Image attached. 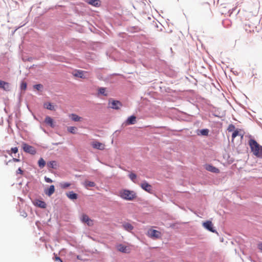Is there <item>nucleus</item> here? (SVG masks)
<instances>
[{
  "mask_svg": "<svg viewBox=\"0 0 262 262\" xmlns=\"http://www.w3.org/2000/svg\"><path fill=\"white\" fill-rule=\"evenodd\" d=\"M249 144L253 154L257 157L262 158V146L254 139H250Z\"/></svg>",
  "mask_w": 262,
  "mask_h": 262,
  "instance_id": "1",
  "label": "nucleus"
},
{
  "mask_svg": "<svg viewBox=\"0 0 262 262\" xmlns=\"http://www.w3.org/2000/svg\"><path fill=\"white\" fill-rule=\"evenodd\" d=\"M119 195L122 199L127 201H133L137 196V193L134 191L125 189L119 191Z\"/></svg>",
  "mask_w": 262,
  "mask_h": 262,
  "instance_id": "2",
  "label": "nucleus"
},
{
  "mask_svg": "<svg viewBox=\"0 0 262 262\" xmlns=\"http://www.w3.org/2000/svg\"><path fill=\"white\" fill-rule=\"evenodd\" d=\"M147 235L152 239H159L161 238L162 234L158 230L150 229L147 232Z\"/></svg>",
  "mask_w": 262,
  "mask_h": 262,
  "instance_id": "3",
  "label": "nucleus"
},
{
  "mask_svg": "<svg viewBox=\"0 0 262 262\" xmlns=\"http://www.w3.org/2000/svg\"><path fill=\"white\" fill-rule=\"evenodd\" d=\"M22 146L24 151L30 154L33 155L36 153V150L33 146L29 145L26 143H23Z\"/></svg>",
  "mask_w": 262,
  "mask_h": 262,
  "instance_id": "4",
  "label": "nucleus"
},
{
  "mask_svg": "<svg viewBox=\"0 0 262 262\" xmlns=\"http://www.w3.org/2000/svg\"><path fill=\"white\" fill-rule=\"evenodd\" d=\"M141 187L145 191L151 193L152 191V187L151 185L149 184L146 181H144L140 184Z\"/></svg>",
  "mask_w": 262,
  "mask_h": 262,
  "instance_id": "5",
  "label": "nucleus"
},
{
  "mask_svg": "<svg viewBox=\"0 0 262 262\" xmlns=\"http://www.w3.org/2000/svg\"><path fill=\"white\" fill-rule=\"evenodd\" d=\"M108 104L111 108L115 110H118L122 105L121 103L117 100H113L111 102L110 101Z\"/></svg>",
  "mask_w": 262,
  "mask_h": 262,
  "instance_id": "6",
  "label": "nucleus"
},
{
  "mask_svg": "<svg viewBox=\"0 0 262 262\" xmlns=\"http://www.w3.org/2000/svg\"><path fill=\"white\" fill-rule=\"evenodd\" d=\"M117 249L119 251L124 253H128L130 251V249L128 247L122 244L117 245Z\"/></svg>",
  "mask_w": 262,
  "mask_h": 262,
  "instance_id": "7",
  "label": "nucleus"
},
{
  "mask_svg": "<svg viewBox=\"0 0 262 262\" xmlns=\"http://www.w3.org/2000/svg\"><path fill=\"white\" fill-rule=\"evenodd\" d=\"M88 72L81 70H76L73 73L74 76L81 78H86Z\"/></svg>",
  "mask_w": 262,
  "mask_h": 262,
  "instance_id": "8",
  "label": "nucleus"
},
{
  "mask_svg": "<svg viewBox=\"0 0 262 262\" xmlns=\"http://www.w3.org/2000/svg\"><path fill=\"white\" fill-rule=\"evenodd\" d=\"M205 168L207 170L213 173H218L220 172V170L218 168L210 164H206Z\"/></svg>",
  "mask_w": 262,
  "mask_h": 262,
  "instance_id": "9",
  "label": "nucleus"
},
{
  "mask_svg": "<svg viewBox=\"0 0 262 262\" xmlns=\"http://www.w3.org/2000/svg\"><path fill=\"white\" fill-rule=\"evenodd\" d=\"M92 146L94 148L103 150L105 148V145L103 143L99 142L98 141L93 142L92 143Z\"/></svg>",
  "mask_w": 262,
  "mask_h": 262,
  "instance_id": "10",
  "label": "nucleus"
},
{
  "mask_svg": "<svg viewBox=\"0 0 262 262\" xmlns=\"http://www.w3.org/2000/svg\"><path fill=\"white\" fill-rule=\"evenodd\" d=\"M82 221L83 223H86L89 226H91L93 225V221L86 214L82 215Z\"/></svg>",
  "mask_w": 262,
  "mask_h": 262,
  "instance_id": "11",
  "label": "nucleus"
},
{
  "mask_svg": "<svg viewBox=\"0 0 262 262\" xmlns=\"http://www.w3.org/2000/svg\"><path fill=\"white\" fill-rule=\"evenodd\" d=\"M0 88L4 91H9L10 90V84L8 82L0 80Z\"/></svg>",
  "mask_w": 262,
  "mask_h": 262,
  "instance_id": "12",
  "label": "nucleus"
},
{
  "mask_svg": "<svg viewBox=\"0 0 262 262\" xmlns=\"http://www.w3.org/2000/svg\"><path fill=\"white\" fill-rule=\"evenodd\" d=\"M86 2L89 4L96 7H99L101 6L100 0H86Z\"/></svg>",
  "mask_w": 262,
  "mask_h": 262,
  "instance_id": "13",
  "label": "nucleus"
},
{
  "mask_svg": "<svg viewBox=\"0 0 262 262\" xmlns=\"http://www.w3.org/2000/svg\"><path fill=\"white\" fill-rule=\"evenodd\" d=\"M203 226L210 231H211L212 232H214V230H213V224L211 221H207L204 223Z\"/></svg>",
  "mask_w": 262,
  "mask_h": 262,
  "instance_id": "14",
  "label": "nucleus"
},
{
  "mask_svg": "<svg viewBox=\"0 0 262 262\" xmlns=\"http://www.w3.org/2000/svg\"><path fill=\"white\" fill-rule=\"evenodd\" d=\"M34 204L35 206H38L41 208H45L47 206L46 203L44 201L39 200H36Z\"/></svg>",
  "mask_w": 262,
  "mask_h": 262,
  "instance_id": "15",
  "label": "nucleus"
},
{
  "mask_svg": "<svg viewBox=\"0 0 262 262\" xmlns=\"http://www.w3.org/2000/svg\"><path fill=\"white\" fill-rule=\"evenodd\" d=\"M136 122V117L135 116H131L126 121V124H134Z\"/></svg>",
  "mask_w": 262,
  "mask_h": 262,
  "instance_id": "16",
  "label": "nucleus"
},
{
  "mask_svg": "<svg viewBox=\"0 0 262 262\" xmlns=\"http://www.w3.org/2000/svg\"><path fill=\"white\" fill-rule=\"evenodd\" d=\"M122 227L125 230L127 231H131L134 229L133 226L129 223H123Z\"/></svg>",
  "mask_w": 262,
  "mask_h": 262,
  "instance_id": "17",
  "label": "nucleus"
},
{
  "mask_svg": "<svg viewBox=\"0 0 262 262\" xmlns=\"http://www.w3.org/2000/svg\"><path fill=\"white\" fill-rule=\"evenodd\" d=\"M55 192L54 185H51L48 190H45V193L48 196H51Z\"/></svg>",
  "mask_w": 262,
  "mask_h": 262,
  "instance_id": "18",
  "label": "nucleus"
},
{
  "mask_svg": "<svg viewBox=\"0 0 262 262\" xmlns=\"http://www.w3.org/2000/svg\"><path fill=\"white\" fill-rule=\"evenodd\" d=\"M45 122L52 127H54L55 126L53 123V120L50 117H46L45 120Z\"/></svg>",
  "mask_w": 262,
  "mask_h": 262,
  "instance_id": "19",
  "label": "nucleus"
},
{
  "mask_svg": "<svg viewBox=\"0 0 262 262\" xmlns=\"http://www.w3.org/2000/svg\"><path fill=\"white\" fill-rule=\"evenodd\" d=\"M70 117L71 119L74 121H80L81 120V117L78 116L77 115L75 114H72L70 115Z\"/></svg>",
  "mask_w": 262,
  "mask_h": 262,
  "instance_id": "20",
  "label": "nucleus"
},
{
  "mask_svg": "<svg viewBox=\"0 0 262 262\" xmlns=\"http://www.w3.org/2000/svg\"><path fill=\"white\" fill-rule=\"evenodd\" d=\"M67 196L71 200H76L77 199V194L73 191H70L67 193Z\"/></svg>",
  "mask_w": 262,
  "mask_h": 262,
  "instance_id": "21",
  "label": "nucleus"
},
{
  "mask_svg": "<svg viewBox=\"0 0 262 262\" xmlns=\"http://www.w3.org/2000/svg\"><path fill=\"white\" fill-rule=\"evenodd\" d=\"M241 130L236 129L234 131L232 135V139L233 140L236 136H241L242 138L243 137V134L240 133Z\"/></svg>",
  "mask_w": 262,
  "mask_h": 262,
  "instance_id": "22",
  "label": "nucleus"
},
{
  "mask_svg": "<svg viewBox=\"0 0 262 262\" xmlns=\"http://www.w3.org/2000/svg\"><path fill=\"white\" fill-rule=\"evenodd\" d=\"M47 166L49 168L56 169L57 166L56 162L55 161H50L47 163Z\"/></svg>",
  "mask_w": 262,
  "mask_h": 262,
  "instance_id": "23",
  "label": "nucleus"
},
{
  "mask_svg": "<svg viewBox=\"0 0 262 262\" xmlns=\"http://www.w3.org/2000/svg\"><path fill=\"white\" fill-rule=\"evenodd\" d=\"M84 185L86 188H88L89 187H94L95 186V183L93 182L86 180L85 181Z\"/></svg>",
  "mask_w": 262,
  "mask_h": 262,
  "instance_id": "24",
  "label": "nucleus"
},
{
  "mask_svg": "<svg viewBox=\"0 0 262 262\" xmlns=\"http://www.w3.org/2000/svg\"><path fill=\"white\" fill-rule=\"evenodd\" d=\"M44 107L49 110L54 111L55 108L53 105L50 102L46 103L44 104Z\"/></svg>",
  "mask_w": 262,
  "mask_h": 262,
  "instance_id": "25",
  "label": "nucleus"
},
{
  "mask_svg": "<svg viewBox=\"0 0 262 262\" xmlns=\"http://www.w3.org/2000/svg\"><path fill=\"white\" fill-rule=\"evenodd\" d=\"M38 164L40 168H43L46 165V162L43 158H41L38 160Z\"/></svg>",
  "mask_w": 262,
  "mask_h": 262,
  "instance_id": "26",
  "label": "nucleus"
},
{
  "mask_svg": "<svg viewBox=\"0 0 262 262\" xmlns=\"http://www.w3.org/2000/svg\"><path fill=\"white\" fill-rule=\"evenodd\" d=\"M71 186V184L68 182H62L60 183V186L62 189H66Z\"/></svg>",
  "mask_w": 262,
  "mask_h": 262,
  "instance_id": "27",
  "label": "nucleus"
},
{
  "mask_svg": "<svg viewBox=\"0 0 262 262\" xmlns=\"http://www.w3.org/2000/svg\"><path fill=\"white\" fill-rule=\"evenodd\" d=\"M77 129V128L76 127L74 126H70L68 128V130L73 134H76V130Z\"/></svg>",
  "mask_w": 262,
  "mask_h": 262,
  "instance_id": "28",
  "label": "nucleus"
},
{
  "mask_svg": "<svg viewBox=\"0 0 262 262\" xmlns=\"http://www.w3.org/2000/svg\"><path fill=\"white\" fill-rule=\"evenodd\" d=\"M106 90L105 88H101L99 89V93L104 96H107V94L105 93Z\"/></svg>",
  "mask_w": 262,
  "mask_h": 262,
  "instance_id": "29",
  "label": "nucleus"
},
{
  "mask_svg": "<svg viewBox=\"0 0 262 262\" xmlns=\"http://www.w3.org/2000/svg\"><path fill=\"white\" fill-rule=\"evenodd\" d=\"M200 133L202 135L207 136L209 133V130L207 129H203L201 130Z\"/></svg>",
  "mask_w": 262,
  "mask_h": 262,
  "instance_id": "30",
  "label": "nucleus"
},
{
  "mask_svg": "<svg viewBox=\"0 0 262 262\" xmlns=\"http://www.w3.org/2000/svg\"><path fill=\"white\" fill-rule=\"evenodd\" d=\"M20 89L22 90L25 91L27 89V83L23 81L20 84Z\"/></svg>",
  "mask_w": 262,
  "mask_h": 262,
  "instance_id": "31",
  "label": "nucleus"
},
{
  "mask_svg": "<svg viewBox=\"0 0 262 262\" xmlns=\"http://www.w3.org/2000/svg\"><path fill=\"white\" fill-rule=\"evenodd\" d=\"M235 126L233 124H230L227 128L228 132H231L234 130Z\"/></svg>",
  "mask_w": 262,
  "mask_h": 262,
  "instance_id": "32",
  "label": "nucleus"
},
{
  "mask_svg": "<svg viewBox=\"0 0 262 262\" xmlns=\"http://www.w3.org/2000/svg\"><path fill=\"white\" fill-rule=\"evenodd\" d=\"M129 177L133 181H134V180L136 179L137 176L134 173H131L129 174Z\"/></svg>",
  "mask_w": 262,
  "mask_h": 262,
  "instance_id": "33",
  "label": "nucleus"
},
{
  "mask_svg": "<svg viewBox=\"0 0 262 262\" xmlns=\"http://www.w3.org/2000/svg\"><path fill=\"white\" fill-rule=\"evenodd\" d=\"M34 88L37 90H39L41 88H42V85L40 84H36L34 86Z\"/></svg>",
  "mask_w": 262,
  "mask_h": 262,
  "instance_id": "34",
  "label": "nucleus"
},
{
  "mask_svg": "<svg viewBox=\"0 0 262 262\" xmlns=\"http://www.w3.org/2000/svg\"><path fill=\"white\" fill-rule=\"evenodd\" d=\"M11 151L12 152L16 154L18 152V148L17 147L11 148Z\"/></svg>",
  "mask_w": 262,
  "mask_h": 262,
  "instance_id": "35",
  "label": "nucleus"
},
{
  "mask_svg": "<svg viewBox=\"0 0 262 262\" xmlns=\"http://www.w3.org/2000/svg\"><path fill=\"white\" fill-rule=\"evenodd\" d=\"M23 173H24V171L21 169V168L20 167L18 168V169L16 171V174H20L22 175V174H23Z\"/></svg>",
  "mask_w": 262,
  "mask_h": 262,
  "instance_id": "36",
  "label": "nucleus"
},
{
  "mask_svg": "<svg viewBox=\"0 0 262 262\" xmlns=\"http://www.w3.org/2000/svg\"><path fill=\"white\" fill-rule=\"evenodd\" d=\"M20 160L17 158H13L11 160H10L8 162H19Z\"/></svg>",
  "mask_w": 262,
  "mask_h": 262,
  "instance_id": "37",
  "label": "nucleus"
},
{
  "mask_svg": "<svg viewBox=\"0 0 262 262\" xmlns=\"http://www.w3.org/2000/svg\"><path fill=\"white\" fill-rule=\"evenodd\" d=\"M45 180L46 182L47 183H52L53 182L52 180L50 178H48L47 177H45Z\"/></svg>",
  "mask_w": 262,
  "mask_h": 262,
  "instance_id": "38",
  "label": "nucleus"
},
{
  "mask_svg": "<svg viewBox=\"0 0 262 262\" xmlns=\"http://www.w3.org/2000/svg\"><path fill=\"white\" fill-rule=\"evenodd\" d=\"M258 249L262 251V243H260L258 244Z\"/></svg>",
  "mask_w": 262,
  "mask_h": 262,
  "instance_id": "39",
  "label": "nucleus"
},
{
  "mask_svg": "<svg viewBox=\"0 0 262 262\" xmlns=\"http://www.w3.org/2000/svg\"><path fill=\"white\" fill-rule=\"evenodd\" d=\"M60 258L59 257H55V260L57 261H58L59 260H60Z\"/></svg>",
  "mask_w": 262,
  "mask_h": 262,
  "instance_id": "40",
  "label": "nucleus"
},
{
  "mask_svg": "<svg viewBox=\"0 0 262 262\" xmlns=\"http://www.w3.org/2000/svg\"><path fill=\"white\" fill-rule=\"evenodd\" d=\"M57 262H62V261L61 259H60L58 261H57Z\"/></svg>",
  "mask_w": 262,
  "mask_h": 262,
  "instance_id": "41",
  "label": "nucleus"
}]
</instances>
